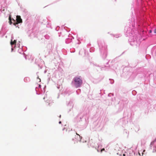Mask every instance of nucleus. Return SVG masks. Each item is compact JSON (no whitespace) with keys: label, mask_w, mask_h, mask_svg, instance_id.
<instances>
[{"label":"nucleus","mask_w":156,"mask_h":156,"mask_svg":"<svg viewBox=\"0 0 156 156\" xmlns=\"http://www.w3.org/2000/svg\"><path fill=\"white\" fill-rule=\"evenodd\" d=\"M74 80L76 87H80L82 84V80L80 78L76 77L74 78Z\"/></svg>","instance_id":"obj_1"},{"label":"nucleus","mask_w":156,"mask_h":156,"mask_svg":"<svg viewBox=\"0 0 156 156\" xmlns=\"http://www.w3.org/2000/svg\"><path fill=\"white\" fill-rule=\"evenodd\" d=\"M154 33L156 34V29H155L154 30Z\"/></svg>","instance_id":"obj_8"},{"label":"nucleus","mask_w":156,"mask_h":156,"mask_svg":"<svg viewBox=\"0 0 156 156\" xmlns=\"http://www.w3.org/2000/svg\"><path fill=\"white\" fill-rule=\"evenodd\" d=\"M125 155L124 154H123V156H125Z\"/></svg>","instance_id":"obj_15"},{"label":"nucleus","mask_w":156,"mask_h":156,"mask_svg":"<svg viewBox=\"0 0 156 156\" xmlns=\"http://www.w3.org/2000/svg\"><path fill=\"white\" fill-rule=\"evenodd\" d=\"M13 21L14 22H15V20H14L13 19Z\"/></svg>","instance_id":"obj_12"},{"label":"nucleus","mask_w":156,"mask_h":156,"mask_svg":"<svg viewBox=\"0 0 156 156\" xmlns=\"http://www.w3.org/2000/svg\"><path fill=\"white\" fill-rule=\"evenodd\" d=\"M145 151V150H144V151H143V152H144Z\"/></svg>","instance_id":"obj_13"},{"label":"nucleus","mask_w":156,"mask_h":156,"mask_svg":"<svg viewBox=\"0 0 156 156\" xmlns=\"http://www.w3.org/2000/svg\"><path fill=\"white\" fill-rule=\"evenodd\" d=\"M76 134L77 135H78L79 136L80 138L81 137L79 134H78L77 133H76Z\"/></svg>","instance_id":"obj_9"},{"label":"nucleus","mask_w":156,"mask_h":156,"mask_svg":"<svg viewBox=\"0 0 156 156\" xmlns=\"http://www.w3.org/2000/svg\"><path fill=\"white\" fill-rule=\"evenodd\" d=\"M16 40H14L13 41H12V40H11V41L10 42V44L12 45L13 44H16Z\"/></svg>","instance_id":"obj_3"},{"label":"nucleus","mask_w":156,"mask_h":156,"mask_svg":"<svg viewBox=\"0 0 156 156\" xmlns=\"http://www.w3.org/2000/svg\"><path fill=\"white\" fill-rule=\"evenodd\" d=\"M61 123V121H59V123H60V124Z\"/></svg>","instance_id":"obj_11"},{"label":"nucleus","mask_w":156,"mask_h":156,"mask_svg":"<svg viewBox=\"0 0 156 156\" xmlns=\"http://www.w3.org/2000/svg\"><path fill=\"white\" fill-rule=\"evenodd\" d=\"M151 32H152V31H151V30H150L149 31V32H150V33H151Z\"/></svg>","instance_id":"obj_10"},{"label":"nucleus","mask_w":156,"mask_h":156,"mask_svg":"<svg viewBox=\"0 0 156 156\" xmlns=\"http://www.w3.org/2000/svg\"><path fill=\"white\" fill-rule=\"evenodd\" d=\"M155 141H153L151 143V145H153L154 144V143H155Z\"/></svg>","instance_id":"obj_5"},{"label":"nucleus","mask_w":156,"mask_h":156,"mask_svg":"<svg viewBox=\"0 0 156 156\" xmlns=\"http://www.w3.org/2000/svg\"><path fill=\"white\" fill-rule=\"evenodd\" d=\"M105 151V149L104 148H103L102 149H101V152H102L103 151Z\"/></svg>","instance_id":"obj_7"},{"label":"nucleus","mask_w":156,"mask_h":156,"mask_svg":"<svg viewBox=\"0 0 156 156\" xmlns=\"http://www.w3.org/2000/svg\"><path fill=\"white\" fill-rule=\"evenodd\" d=\"M16 22L19 23H22V19L21 18L20 16H16Z\"/></svg>","instance_id":"obj_2"},{"label":"nucleus","mask_w":156,"mask_h":156,"mask_svg":"<svg viewBox=\"0 0 156 156\" xmlns=\"http://www.w3.org/2000/svg\"><path fill=\"white\" fill-rule=\"evenodd\" d=\"M39 79L40 80V82L41 81V79Z\"/></svg>","instance_id":"obj_14"},{"label":"nucleus","mask_w":156,"mask_h":156,"mask_svg":"<svg viewBox=\"0 0 156 156\" xmlns=\"http://www.w3.org/2000/svg\"><path fill=\"white\" fill-rule=\"evenodd\" d=\"M9 23L10 24V25H11L12 24V21H11V16L10 15L9 17Z\"/></svg>","instance_id":"obj_4"},{"label":"nucleus","mask_w":156,"mask_h":156,"mask_svg":"<svg viewBox=\"0 0 156 156\" xmlns=\"http://www.w3.org/2000/svg\"><path fill=\"white\" fill-rule=\"evenodd\" d=\"M18 23H17V22H16V23H13V24H14V25L16 26V24H17Z\"/></svg>","instance_id":"obj_6"}]
</instances>
